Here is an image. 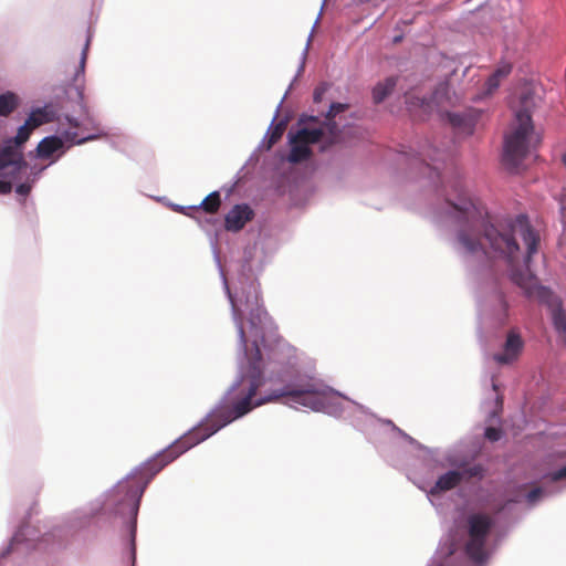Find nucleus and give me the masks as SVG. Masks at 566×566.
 I'll return each instance as SVG.
<instances>
[{
    "instance_id": "nucleus-1",
    "label": "nucleus",
    "mask_w": 566,
    "mask_h": 566,
    "mask_svg": "<svg viewBox=\"0 0 566 566\" xmlns=\"http://www.w3.org/2000/svg\"><path fill=\"white\" fill-rule=\"evenodd\" d=\"M454 193L447 197L449 213L458 223L457 240L460 247L475 256L493 255L506 261L511 280L528 297L547 305L555 331L566 337V312L560 298L542 286L532 269V258L538 251L539 235L526 216L521 214L505 222L492 223L485 208L467 197L459 179L448 181Z\"/></svg>"
},
{
    "instance_id": "nucleus-2",
    "label": "nucleus",
    "mask_w": 566,
    "mask_h": 566,
    "mask_svg": "<svg viewBox=\"0 0 566 566\" xmlns=\"http://www.w3.org/2000/svg\"><path fill=\"white\" fill-rule=\"evenodd\" d=\"M263 385L262 354L259 346L254 345L249 356L248 371L229 388L219 406L200 424L149 460L144 470L150 476L156 475L187 450L264 403L287 397L292 402L314 411H325L335 396L331 387L311 377H298L268 396L259 397L258 391Z\"/></svg>"
},
{
    "instance_id": "nucleus-3",
    "label": "nucleus",
    "mask_w": 566,
    "mask_h": 566,
    "mask_svg": "<svg viewBox=\"0 0 566 566\" xmlns=\"http://www.w3.org/2000/svg\"><path fill=\"white\" fill-rule=\"evenodd\" d=\"M520 108L516 111L515 124L504 142L503 161L516 168L526 157L534 137L532 123V108L536 106V98L531 87H524L518 96Z\"/></svg>"
},
{
    "instance_id": "nucleus-4",
    "label": "nucleus",
    "mask_w": 566,
    "mask_h": 566,
    "mask_svg": "<svg viewBox=\"0 0 566 566\" xmlns=\"http://www.w3.org/2000/svg\"><path fill=\"white\" fill-rule=\"evenodd\" d=\"M348 106L346 104L334 103L331 105L326 114L325 122L318 128H301L295 135L292 136V142H301L310 147L312 144L318 142L324 143L322 149L325 150L332 145L342 140L340 130L334 118L337 114L344 112Z\"/></svg>"
},
{
    "instance_id": "nucleus-5",
    "label": "nucleus",
    "mask_w": 566,
    "mask_h": 566,
    "mask_svg": "<svg viewBox=\"0 0 566 566\" xmlns=\"http://www.w3.org/2000/svg\"><path fill=\"white\" fill-rule=\"evenodd\" d=\"M32 132L33 129L24 123L19 127L17 135L0 149V177L14 178L27 170L28 163L24 159L22 146Z\"/></svg>"
},
{
    "instance_id": "nucleus-6",
    "label": "nucleus",
    "mask_w": 566,
    "mask_h": 566,
    "mask_svg": "<svg viewBox=\"0 0 566 566\" xmlns=\"http://www.w3.org/2000/svg\"><path fill=\"white\" fill-rule=\"evenodd\" d=\"M492 526L493 520L486 514L476 513L468 517L469 539L465 553L476 564L483 563L488 557L485 543Z\"/></svg>"
},
{
    "instance_id": "nucleus-7",
    "label": "nucleus",
    "mask_w": 566,
    "mask_h": 566,
    "mask_svg": "<svg viewBox=\"0 0 566 566\" xmlns=\"http://www.w3.org/2000/svg\"><path fill=\"white\" fill-rule=\"evenodd\" d=\"M458 101V96L451 93L450 85L447 82L440 83L429 98L417 96L413 93L406 94V103L409 108H421L426 114L437 112L443 115Z\"/></svg>"
},
{
    "instance_id": "nucleus-8",
    "label": "nucleus",
    "mask_w": 566,
    "mask_h": 566,
    "mask_svg": "<svg viewBox=\"0 0 566 566\" xmlns=\"http://www.w3.org/2000/svg\"><path fill=\"white\" fill-rule=\"evenodd\" d=\"M483 468L480 464L462 468L461 470H451L439 476L436 484L431 488L430 494L437 495L441 492L450 491L457 488L462 481H469L472 478L481 479Z\"/></svg>"
},
{
    "instance_id": "nucleus-9",
    "label": "nucleus",
    "mask_w": 566,
    "mask_h": 566,
    "mask_svg": "<svg viewBox=\"0 0 566 566\" xmlns=\"http://www.w3.org/2000/svg\"><path fill=\"white\" fill-rule=\"evenodd\" d=\"M145 486L140 485V482L136 480H127L117 485V493L124 494L122 507H126L134 520L133 533L135 532L136 516Z\"/></svg>"
},
{
    "instance_id": "nucleus-10",
    "label": "nucleus",
    "mask_w": 566,
    "mask_h": 566,
    "mask_svg": "<svg viewBox=\"0 0 566 566\" xmlns=\"http://www.w3.org/2000/svg\"><path fill=\"white\" fill-rule=\"evenodd\" d=\"M524 348V340L517 329L509 331L503 344V350L493 355L499 365H510L518 359Z\"/></svg>"
},
{
    "instance_id": "nucleus-11",
    "label": "nucleus",
    "mask_w": 566,
    "mask_h": 566,
    "mask_svg": "<svg viewBox=\"0 0 566 566\" xmlns=\"http://www.w3.org/2000/svg\"><path fill=\"white\" fill-rule=\"evenodd\" d=\"M254 217V211L245 203L235 205L224 217V228L231 232L242 230Z\"/></svg>"
},
{
    "instance_id": "nucleus-12",
    "label": "nucleus",
    "mask_w": 566,
    "mask_h": 566,
    "mask_svg": "<svg viewBox=\"0 0 566 566\" xmlns=\"http://www.w3.org/2000/svg\"><path fill=\"white\" fill-rule=\"evenodd\" d=\"M443 114L447 116L450 125L453 128L467 134L472 133L474 120L471 116L465 114L451 113L449 111L444 112Z\"/></svg>"
},
{
    "instance_id": "nucleus-13",
    "label": "nucleus",
    "mask_w": 566,
    "mask_h": 566,
    "mask_svg": "<svg viewBox=\"0 0 566 566\" xmlns=\"http://www.w3.org/2000/svg\"><path fill=\"white\" fill-rule=\"evenodd\" d=\"M63 147V142L56 136L43 138L36 147V153L40 158H49L55 151Z\"/></svg>"
},
{
    "instance_id": "nucleus-14",
    "label": "nucleus",
    "mask_w": 566,
    "mask_h": 566,
    "mask_svg": "<svg viewBox=\"0 0 566 566\" xmlns=\"http://www.w3.org/2000/svg\"><path fill=\"white\" fill-rule=\"evenodd\" d=\"M397 84V78L394 76L387 77L385 81L379 82L373 90V99L376 104L384 102L394 91Z\"/></svg>"
},
{
    "instance_id": "nucleus-15",
    "label": "nucleus",
    "mask_w": 566,
    "mask_h": 566,
    "mask_svg": "<svg viewBox=\"0 0 566 566\" xmlns=\"http://www.w3.org/2000/svg\"><path fill=\"white\" fill-rule=\"evenodd\" d=\"M511 71L512 66L510 64H503L497 67L485 83V94L491 95L494 91H496L501 81L505 78L511 73Z\"/></svg>"
},
{
    "instance_id": "nucleus-16",
    "label": "nucleus",
    "mask_w": 566,
    "mask_h": 566,
    "mask_svg": "<svg viewBox=\"0 0 566 566\" xmlns=\"http://www.w3.org/2000/svg\"><path fill=\"white\" fill-rule=\"evenodd\" d=\"M292 140V138L290 139ZM291 151L289 155V161L293 164L302 163L310 158L312 155L311 148L301 142H291Z\"/></svg>"
},
{
    "instance_id": "nucleus-17",
    "label": "nucleus",
    "mask_w": 566,
    "mask_h": 566,
    "mask_svg": "<svg viewBox=\"0 0 566 566\" xmlns=\"http://www.w3.org/2000/svg\"><path fill=\"white\" fill-rule=\"evenodd\" d=\"M19 106V97L12 92L0 95V116L7 117Z\"/></svg>"
},
{
    "instance_id": "nucleus-18",
    "label": "nucleus",
    "mask_w": 566,
    "mask_h": 566,
    "mask_svg": "<svg viewBox=\"0 0 566 566\" xmlns=\"http://www.w3.org/2000/svg\"><path fill=\"white\" fill-rule=\"evenodd\" d=\"M221 206V197L219 191L209 193L200 203L199 207H190V210L202 209L207 213H216Z\"/></svg>"
},
{
    "instance_id": "nucleus-19",
    "label": "nucleus",
    "mask_w": 566,
    "mask_h": 566,
    "mask_svg": "<svg viewBox=\"0 0 566 566\" xmlns=\"http://www.w3.org/2000/svg\"><path fill=\"white\" fill-rule=\"evenodd\" d=\"M51 120L50 114L45 108H36L31 112L29 117L25 119V123L34 130L41 125L49 123Z\"/></svg>"
},
{
    "instance_id": "nucleus-20",
    "label": "nucleus",
    "mask_w": 566,
    "mask_h": 566,
    "mask_svg": "<svg viewBox=\"0 0 566 566\" xmlns=\"http://www.w3.org/2000/svg\"><path fill=\"white\" fill-rule=\"evenodd\" d=\"M229 293V298H230V302L232 304V310H233V314L235 316V319H237V326H238V333H239V337H240V340L243 345L247 344V337H245V332H244V327H243V323H242V313L240 311V308L238 307L232 294L230 293V291H228Z\"/></svg>"
},
{
    "instance_id": "nucleus-21",
    "label": "nucleus",
    "mask_w": 566,
    "mask_h": 566,
    "mask_svg": "<svg viewBox=\"0 0 566 566\" xmlns=\"http://www.w3.org/2000/svg\"><path fill=\"white\" fill-rule=\"evenodd\" d=\"M249 295L245 297V304L248 306H251L253 308L254 306L259 308V302H260V294L258 291V286H255L253 283L249 286Z\"/></svg>"
},
{
    "instance_id": "nucleus-22",
    "label": "nucleus",
    "mask_w": 566,
    "mask_h": 566,
    "mask_svg": "<svg viewBox=\"0 0 566 566\" xmlns=\"http://www.w3.org/2000/svg\"><path fill=\"white\" fill-rule=\"evenodd\" d=\"M284 129H285V126L283 123H280L275 127H273V129L269 134V145H268L269 148L272 147L274 144H276L281 139V137L284 133Z\"/></svg>"
},
{
    "instance_id": "nucleus-23",
    "label": "nucleus",
    "mask_w": 566,
    "mask_h": 566,
    "mask_svg": "<svg viewBox=\"0 0 566 566\" xmlns=\"http://www.w3.org/2000/svg\"><path fill=\"white\" fill-rule=\"evenodd\" d=\"M20 177V174L14 178L10 177H0V195L10 193L12 190V181L17 180Z\"/></svg>"
},
{
    "instance_id": "nucleus-24",
    "label": "nucleus",
    "mask_w": 566,
    "mask_h": 566,
    "mask_svg": "<svg viewBox=\"0 0 566 566\" xmlns=\"http://www.w3.org/2000/svg\"><path fill=\"white\" fill-rule=\"evenodd\" d=\"M500 304H501V314L499 315V322L501 324H504L507 319V303L506 301L501 296L500 297Z\"/></svg>"
},
{
    "instance_id": "nucleus-25",
    "label": "nucleus",
    "mask_w": 566,
    "mask_h": 566,
    "mask_svg": "<svg viewBox=\"0 0 566 566\" xmlns=\"http://www.w3.org/2000/svg\"><path fill=\"white\" fill-rule=\"evenodd\" d=\"M485 437L490 441H497L501 438V431L499 429H496V428L489 427L485 430Z\"/></svg>"
},
{
    "instance_id": "nucleus-26",
    "label": "nucleus",
    "mask_w": 566,
    "mask_h": 566,
    "mask_svg": "<svg viewBox=\"0 0 566 566\" xmlns=\"http://www.w3.org/2000/svg\"><path fill=\"white\" fill-rule=\"evenodd\" d=\"M552 481L556 482L566 479V465L549 474Z\"/></svg>"
},
{
    "instance_id": "nucleus-27",
    "label": "nucleus",
    "mask_w": 566,
    "mask_h": 566,
    "mask_svg": "<svg viewBox=\"0 0 566 566\" xmlns=\"http://www.w3.org/2000/svg\"><path fill=\"white\" fill-rule=\"evenodd\" d=\"M31 188H32V186L30 184H27V182L20 184L19 186H17L15 192L19 196L27 197L30 193Z\"/></svg>"
},
{
    "instance_id": "nucleus-28",
    "label": "nucleus",
    "mask_w": 566,
    "mask_h": 566,
    "mask_svg": "<svg viewBox=\"0 0 566 566\" xmlns=\"http://www.w3.org/2000/svg\"><path fill=\"white\" fill-rule=\"evenodd\" d=\"M87 49H88V43L85 44V48L82 51L81 62H80V66H78L76 76H78L80 73H82V74L84 73L85 63H86V59H87Z\"/></svg>"
},
{
    "instance_id": "nucleus-29",
    "label": "nucleus",
    "mask_w": 566,
    "mask_h": 566,
    "mask_svg": "<svg viewBox=\"0 0 566 566\" xmlns=\"http://www.w3.org/2000/svg\"><path fill=\"white\" fill-rule=\"evenodd\" d=\"M542 493H543V491H542V489H541V488H535V489H533V490H532V491H530V492H528V494H527V501H528L530 503H534V502H536V501L539 499V496L542 495Z\"/></svg>"
},
{
    "instance_id": "nucleus-30",
    "label": "nucleus",
    "mask_w": 566,
    "mask_h": 566,
    "mask_svg": "<svg viewBox=\"0 0 566 566\" xmlns=\"http://www.w3.org/2000/svg\"><path fill=\"white\" fill-rule=\"evenodd\" d=\"M324 91L325 90L321 88V87L315 88V91H314V101L315 102H321Z\"/></svg>"
},
{
    "instance_id": "nucleus-31",
    "label": "nucleus",
    "mask_w": 566,
    "mask_h": 566,
    "mask_svg": "<svg viewBox=\"0 0 566 566\" xmlns=\"http://www.w3.org/2000/svg\"><path fill=\"white\" fill-rule=\"evenodd\" d=\"M90 139H92V137L81 138V139H78V140H74V139L72 138V142H74L75 144H82V143H84V142H86V140H90Z\"/></svg>"
},
{
    "instance_id": "nucleus-32",
    "label": "nucleus",
    "mask_w": 566,
    "mask_h": 566,
    "mask_svg": "<svg viewBox=\"0 0 566 566\" xmlns=\"http://www.w3.org/2000/svg\"><path fill=\"white\" fill-rule=\"evenodd\" d=\"M283 345L286 346L289 350H293V348L289 346L286 343H283Z\"/></svg>"
},
{
    "instance_id": "nucleus-33",
    "label": "nucleus",
    "mask_w": 566,
    "mask_h": 566,
    "mask_svg": "<svg viewBox=\"0 0 566 566\" xmlns=\"http://www.w3.org/2000/svg\"><path fill=\"white\" fill-rule=\"evenodd\" d=\"M400 40H401V38H400V36H397V38L395 39V42H399Z\"/></svg>"
},
{
    "instance_id": "nucleus-34",
    "label": "nucleus",
    "mask_w": 566,
    "mask_h": 566,
    "mask_svg": "<svg viewBox=\"0 0 566 566\" xmlns=\"http://www.w3.org/2000/svg\"><path fill=\"white\" fill-rule=\"evenodd\" d=\"M563 160H564V164H565V166H566V154L564 155Z\"/></svg>"
}]
</instances>
